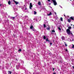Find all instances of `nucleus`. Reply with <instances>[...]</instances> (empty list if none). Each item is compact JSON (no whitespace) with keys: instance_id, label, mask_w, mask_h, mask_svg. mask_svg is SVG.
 <instances>
[{"instance_id":"36","label":"nucleus","mask_w":74,"mask_h":74,"mask_svg":"<svg viewBox=\"0 0 74 74\" xmlns=\"http://www.w3.org/2000/svg\"><path fill=\"white\" fill-rule=\"evenodd\" d=\"M48 1H51V0H47Z\"/></svg>"},{"instance_id":"12","label":"nucleus","mask_w":74,"mask_h":74,"mask_svg":"<svg viewBox=\"0 0 74 74\" xmlns=\"http://www.w3.org/2000/svg\"><path fill=\"white\" fill-rule=\"evenodd\" d=\"M61 38L62 39V40H64V39H65V38H64V37L62 36V37Z\"/></svg>"},{"instance_id":"17","label":"nucleus","mask_w":74,"mask_h":74,"mask_svg":"<svg viewBox=\"0 0 74 74\" xmlns=\"http://www.w3.org/2000/svg\"><path fill=\"white\" fill-rule=\"evenodd\" d=\"M10 18L11 19H15V17H11Z\"/></svg>"},{"instance_id":"31","label":"nucleus","mask_w":74,"mask_h":74,"mask_svg":"<svg viewBox=\"0 0 74 74\" xmlns=\"http://www.w3.org/2000/svg\"><path fill=\"white\" fill-rule=\"evenodd\" d=\"M54 14H55L56 15V12H55Z\"/></svg>"},{"instance_id":"32","label":"nucleus","mask_w":74,"mask_h":74,"mask_svg":"<svg viewBox=\"0 0 74 74\" xmlns=\"http://www.w3.org/2000/svg\"><path fill=\"white\" fill-rule=\"evenodd\" d=\"M50 45H52V43H50Z\"/></svg>"},{"instance_id":"8","label":"nucleus","mask_w":74,"mask_h":74,"mask_svg":"<svg viewBox=\"0 0 74 74\" xmlns=\"http://www.w3.org/2000/svg\"><path fill=\"white\" fill-rule=\"evenodd\" d=\"M47 26H48V27L47 28V30H50V27H49V25H47Z\"/></svg>"},{"instance_id":"15","label":"nucleus","mask_w":74,"mask_h":74,"mask_svg":"<svg viewBox=\"0 0 74 74\" xmlns=\"http://www.w3.org/2000/svg\"><path fill=\"white\" fill-rule=\"evenodd\" d=\"M71 19H72V20H74V18L73 16H72L70 17Z\"/></svg>"},{"instance_id":"30","label":"nucleus","mask_w":74,"mask_h":74,"mask_svg":"<svg viewBox=\"0 0 74 74\" xmlns=\"http://www.w3.org/2000/svg\"><path fill=\"white\" fill-rule=\"evenodd\" d=\"M25 10H27V8H26V7H25Z\"/></svg>"},{"instance_id":"20","label":"nucleus","mask_w":74,"mask_h":74,"mask_svg":"<svg viewBox=\"0 0 74 74\" xmlns=\"http://www.w3.org/2000/svg\"><path fill=\"white\" fill-rule=\"evenodd\" d=\"M43 38L44 40H45L46 39V37L45 36H43Z\"/></svg>"},{"instance_id":"28","label":"nucleus","mask_w":74,"mask_h":74,"mask_svg":"<svg viewBox=\"0 0 74 74\" xmlns=\"http://www.w3.org/2000/svg\"><path fill=\"white\" fill-rule=\"evenodd\" d=\"M58 29L59 30H60V31L61 30V29H60V28L58 27Z\"/></svg>"},{"instance_id":"3","label":"nucleus","mask_w":74,"mask_h":74,"mask_svg":"<svg viewBox=\"0 0 74 74\" xmlns=\"http://www.w3.org/2000/svg\"><path fill=\"white\" fill-rule=\"evenodd\" d=\"M53 2V3L55 5H57V3L56 2V0H52Z\"/></svg>"},{"instance_id":"4","label":"nucleus","mask_w":74,"mask_h":74,"mask_svg":"<svg viewBox=\"0 0 74 74\" xmlns=\"http://www.w3.org/2000/svg\"><path fill=\"white\" fill-rule=\"evenodd\" d=\"M30 29H32V30L33 31H34V32L35 31V29H34V28L33 27V25H31V26L30 27Z\"/></svg>"},{"instance_id":"46","label":"nucleus","mask_w":74,"mask_h":74,"mask_svg":"<svg viewBox=\"0 0 74 74\" xmlns=\"http://www.w3.org/2000/svg\"><path fill=\"white\" fill-rule=\"evenodd\" d=\"M1 6V4H0V7Z\"/></svg>"},{"instance_id":"47","label":"nucleus","mask_w":74,"mask_h":74,"mask_svg":"<svg viewBox=\"0 0 74 74\" xmlns=\"http://www.w3.org/2000/svg\"><path fill=\"white\" fill-rule=\"evenodd\" d=\"M73 19L74 20V17H73Z\"/></svg>"},{"instance_id":"7","label":"nucleus","mask_w":74,"mask_h":74,"mask_svg":"<svg viewBox=\"0 0 74 74\" xmlns=\"http://www.w3.org/2000/svg\"><path fill=\"white\" fill-rule=\"evenodd\" d=\"M4 21L5 23H6V22H8L9 21L8 20V19L6 18V19H5V20H4Z\"/></svg>"},{"instance_id":"26","label":"nucleus","mask_w":74,"mask_h":74,"mask_svg":"<svg viewBox=\"0 0 74 74\" xmlns=\"http://www.w3.org/2000/svg\"><path fill=\"white\" fill-rule=\"evenodd\" d=\"M60 20L61 21H63V18H62L61 17L60 18Z\"/></svg>"},{"instance_id":"22","label":"nucleus","mask_w":74,"mask_h":74,"mask_svg":"<svg viewBox=\"0 0 74 74\" xmlns=\"http://www.w3.org/2000/svg\"><path fill=\"white\" fill-rule=\"evenodd\" d=\"M8 74H11V71H8Z\"/></svg>"},{"instance_id":"13","label":"nucleus","mask_w":74,"mask_h":74,"mask_svg":"<svg viewBox=\"0 0 74 74\" xmlns=\"http://www.w3.org/2000/svg\"><path fill=\"white\" fill-rule=\"evenodd\" d=\"M52 14V13L50 12L49 14H47V15L48 16H49V15H51Z\"/></svg>"},{"instance_id":"6","label":"nucleus","mask_w":74,"mask_h":74,"mask_svg":"<svg viewBox=\"0 0 74 74\" xmlns=\"http://www.w3.org/2000/svg\"><path fill=\"white\" fill-rule=\"evenodd\" d=\"M13 1H14V3H15L16 5H18V4H19V2L15 1V0H13Z\"/></svg>"},{"instance_id":"38","label":"nucleus","mask_w":74,"mask_h":74,"mask_svg":"<svg viewBox=\"0 0 74 74\" xmlns=\"http://www.w3.org/2000/svg\"><path fill=\"white\" fill-rule=\"evenodd\" d=\"M56 19H58V17H56Z\"/></svg>"},{"instance_id":"34","label":"nucleus","mask_w":74,"mask_h":74,"mask_svg":"<svg viewBox=\"0 0 74 74\" xmlns=\"http://www.w3.org/2000/svg\"><path fill=\"white\" fill-rule=\"evenodd\" d=\"M54 70H55V69L53 68V71H54Z\"/></svg>"},{"instance_id":"18","label":"nucleus","mask_w":74,"mask_h":74,"mask_svg":"<svg viewBox=\"0 0 74 74\" xmlns=\"http://www.w3.org/2000/svg\"><path fill=\"white\" fill-rule=\"evenodd\" d=\"M69 29V30H70V29H71V27H68V29Z\"/></svg>"},{"instance_id":"27","label":"nucleus","mask_w":74,"mask_h":74,"mask_svg":"<svg viewBox=\"0 0 74 74\" xmlns=\"http://www.w3.org/2000/svg\"><path fill=\"white\" fill-rule=\"evenodd\" d=\"M52 32H53V33H55V30H52Z\"/></svg>"},{"instance_id":"45","label":"nucleus","mask_w":74,"mask_h":74,"mask_svg":"<svg viewBox=\"0 0 74 74\" xmlns=\"http://www.w3.org/2000/svg\"><path fill=\"white\" fill-rule=\"evenodd\" d=\"M49 4V5H51V3H50Z\"/></svg>"},{"instance_id":"43","label":"nucleus","mask_w":74,"mask_h":74,"mask_svg":"<svg viewBox=\"0 0 74 74\" xmlns=\"http://www.w3.org/2000/svg\"><path fill=\"white\" fill-rule=\"evenodd\" d=\"M73 29H74V25H73Z\"/></svg>"},{"instance_id":"11","label":"nucleus","mask_w":74,"mask_h":74,"mask_svg":"<svg viewBox=\"0 0 74 74\" xmlns=\"http://www.w3.org/2000/svg\"><path fill=\"white\" fill-rule=\"evenodd\" d=\"M68 22L70 23V22H71V19H68Z\"/></svg>"},{"instance_id":"35","label":"nucleus","mask_w":74,"mask_h":74,"mask_svg":"<svg viewBox=\"0 0 74 74\" xmlns=\"http://www.w3.org/2000/svg\"><path fill=\"white\" fill-rule=\"evenodd\" d=\"M25 17H26V18H28V17L27 16H25Z\"/></svg>"},{"instance_id":"33","label":"nucleus","mask_w":74,"mask_h":74,"mask_svg":"<svg viewBox=\"0 0 74 74\" xmlns=\"http://www.w3.org/2000/svg\"><path fill=\"white\" fill-rule=\"evenodd\" d=\"M74 41V39H72V40H71V41Z\"/></svg>"},{"instance_id":"40","label":"nucleus","mask_w":74,"mask_h":74,"mask_svg":"<svg viewBox=\"0 0 74 74\" xmlns=\"http://www.w3.org/2000/svg\"><path fill=\"white\" fill-rule=\"evenodd\" d=\"M64 16H66V15H65V14H64Z\"/></svg>"},{"instance_id":"2","label":"nucleus","mask_w":74,"mask_h":74,"mask_svg":"<svg viewBox=\"0 0 74 74\" xmlns=\"http://www.w3.org/2000/svg\"><path fill=\"white\" fill-rule=\"evenodd\" d=\"M66 32L67 34H68V35H70V34H71V31L69 29H66Z\"/></svg>"},{"instance_id":"9","label":"nucleus","mask_w":74,"mask_h":74,"mask_svg":"<svg viewBox=\"0 0 74 74\" xmlns=\"http://www.w3.org/2000/svg\"><path fill=\"white\" fill-rule=\"evenodd\" d=\"M19 65H20V64H19L18 66L17 65L16 66V68L17 69V70H18V69H19Z\"/></svg>"},{"instance_id":"44","label":"nucleus","mask_w":74,"mask_h":74,"mask_svg":"<svg viewBox=\"0 0 74 74\" xmlns=\"http://www.w3.org/2000/svg\"><path fill=\"white\" fill-rule=\"evenodd\" d=\"M73 6L74 7V4L73 5Z\"/></svg>"},{"instance_id":"14","label":"nucleus","mask_w":74,"mask_h":74,"mask_svg":"<svg viewBox=\"0 0 74 74\" xmlns=\"http://www.w3.org/2000/svg\"><path fill=\"white\" fill-rule=\"evenodd\" d=\"M38 5H41V2H40V1L38 2Z\"/></svg>"},{"instance_id":"24","label":"nucleus","mask_w":74,"mask_h":74,"mask_svg":"<svg viewBox=\"0 0 74 74\" xmlns=\"http://www.w3.org/2000/svg\"><path fill=\"white\" fill-rule=\"evenodd\" d=\"M46 41H49L48 40V38H46Z\"/></svg>"},{"instance_id":"1","label":"nucleus","mask_w":74,"mask_h":74,"mask_svg":"<svg viewBox=\"0 0 74 74\" xmlns=\"http://www.w3.org/2000/svg\"><path fill=\"white\" fill-rule=\"evenodd\" d=\"M35 19L36 21L37 22L41 21V17H36Z\"/></svg>"},{"instance_id":"25","label":"nucleus","mask_w":74,"mask_h":74,"mask_svg":"<svg viewBox=\"0 0 74 74\" xmlns=\"http://www.w3.org/2000/svg\"><path fill=\"white\" fill-rule=\"evenodd\" d=\"M64 43L65 44L66 47H67V45L66 44V42H64Z\"/></svg>"},{"instance_id":"41","label":"nucleus","mask_w":74,"mask_h":74,"mask_svg":"<svg viewBox=\"0 0 74 74\" xmlns=\"http://www.w3.org/2000/svg\"><path fill=\"white\" fill-rule=\"evenodd\" d=\"M66 51H67V49H66Z\"/></svg>"},{"instance_id":"42","label":"nucleus","mask_w":74,"mask_h":74,"mask_svg":"<svg viewBox=\"0 0 74 74\" xmlns=\"http://www.w3.org/2000/svg\"><path fill=\"white\" fill-rule=\"evenodd\" d=\"M71 26H73V24H71Z\"/></svg>"},{"instance_id":"29","label":"nucleus","mask_w":74,"mask_h":74,"mask_svg":"<svg viewBox=\"0 0 74 74\" xmlns=\"http://www.w3.org/2000/svg\"><path fill=\"white\" fill-rule=\"evenodd\" d=\"M71 34L72 36H73V33H72L71 32Z\"/></svg>"},{"instance_id":"37","label":"nucleus","mask_w":74,"mask_h":74,"mask_svg":"<svg viewBox=\"0 0 74 74\" xmlns=\"http://www.w3.org/2000/svg\"><path fill=\"white\" fill-rule=\"evenodd\" d=\"M60 7L61 8H62V7L61 6H60Z\"/></svg>"},{"instance_id":"16","label":"nucleus","mask_w":74,"mask_h":74,"mask_svg":"<svg viewBox=\"0 0 74 74\" xmlns=\"http://www.w3.org/2000/svg\"><path fill=\"white\" fill-rule=\"evenodd\" d=\"M72 48H73V49H74V45L72 44Z\"/></svg>"},{"instance_id":"48","label":"nucleus","mask_w":74,"mask_h":74,"mask_svg":"<svg viewBox=\"0 0 74 74\" xmlns=\"http://www.w3.org/2000/svg\"><path fill=\"white\" fill-rule=\"evenodd\" d=\"M35 19H34V20Z\"/></svg>"},{"instance_id":"39","label":"nucleus","mask_w":74,"mask_h":74,"mask_svg":"<svg viewBox=\"0 0 74 74\" xmlns=\"http://www.w3.org/2000/svg\"><path fill=\"white\" fill-rule=\"evenodd\" d=\"M53 74H56V73H53Z\"/></svg>"},{"instance_id":"49","label":"nucleus","mask_w":74,"mask_h":74,"mask_svg":"<svg viewBox=\"0 0 74 74\" xmlns=\"http://www.w3.org/2000/svg\"><path fill=\"white\" fill-rule=\"evenodd\" d=\"M71 0H70V1H71Z\"/></svg>"},{"instance_id":"19","label":"nucleus","mask_w":74,"mask_h":74,"mask_svg":"<svg viewBox=\"0 0 74 74\" xmlns=\"http://www.w3.org/2000/svg\"><path fill=\"white\" fill-rule=\"evenodd\" d=\"M37 14V12L36 11H34V15H36Z\"/></svg>"},{"instance_id":"21","label":"nucleus","mask_w":74,"mask_h":74,"mask_svg":"<svg viewBox=\"0 0 74 74\" xmlns=\"http://www.w3.org/2000/svg\"><path fill=\"white\" fill-rule=\"evenodd\" d=\"M22 51V50L21 49H20L18 50V52H21Z\"/></svg>"},{"instance_id":"5","label":"nucleus","mask_w":74,"mask_h":74,"mask_svg":"<svg viewBox=\"0 0 74 74\" xmlns=\"http://www.w3.org/2000/svg\"><path fill=\"white\" fill-rule=\"evenodd\" d=\"M33 7V5H32V3H30L29 5V9L32 10V8Z\"/></svg>"},{"instance_id":"10","label":"nucleus","mask_w":74,"mask_h":74,"mask_svg":"<svg viewBox=\"0 0 74 74\" xmlns=\"http://www.w3.org/2000/svg\"><path fill=\"white\" fill-rule=\"evenodd\" d=\"M8 4H9V5H11V1H8Z\"/></svg>"},{"instance_id":"23","label":"nucleus","mask_w":74,"mask_h":74,"mask_svg":"<svg viewBox=\"0 0 74 74\" xmlns=\"http://www.w3.org/2000/svg\"><path fill=\"white\" fill-rule=\"evenodd\" d=\"M43 26L45 28V27H46V25H45V24H44Z\"/></svg>"}]
</instances>
